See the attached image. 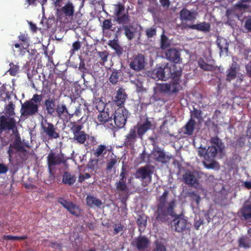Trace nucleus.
I'll return each mask as SVG.
<instances>
[{
  "label": "nucleus",
  "mask_w": 251,
  "mask_h": 251,
  "mask_svg": "<svg viewBox=\"0 0 251 251\" xmlns=\"http://www.w3.org/2000/svg\"><path fill=\"white\" fill-rule=\"evenodd\" d=\"M18 39L20 41L22 42L21 43L23 44L24 45H25L26 47H29V41L27 34H22L18 36Z\"/></svg>",
  "instance_id": "obj_51"
},
{
  "label": "nucleus",
  "mask_w": 251,
  "mask_h": 251,
  "mask_svg": "<svg viewBox=\"0 0 251 251\" xmlns=\"http://www.w3.org/2000/svg\"><path fill=\"white\" fill-rule=\"evenodd\" d=\"M99 160L97 159H90L87 164L88 168L93 171L98 169Z\"/></svg>",
  "instance_id": "obj_49"
},
{
  "label": "nucleus",
  "mask_w": 251,
  "mask_h": 251,
  "mask_svg": "<svg viewBox=\"0 0 251 251\" xmlns=\"http://www.w3.org/2000/svg\"><path fill=\"white\" fill-rule=\"evenodd\" d=\"M16 127V122L13 118H8L5 116H1L0 118V132L1 133L6 130H13Z\"/></svg>",
  "instance_id": "obj_13"
},
{
  "label": "nucleus",
  "mask_w": 251,
  "mask_h": 251,
  "mask_svg": "<svg viewBox=\"0 0 251 251\" xmlns=\"http://www.w3.org/2000/svg\"><path fill=\"white\" fill-rule=\"evenodd\" d=\"M129 115L128 111L125 107L118 108L113 115L114 125L111 124L112 128L124 127Z\"/></svg>",
  "instance_id": "obj_4"
},
{
  "label": "nucleus",
  "mask_w": 251,
  "mask_h": 251,
  "mask_svg": "<svg viewBox=\"0 0 251 251\" xmlns=\"http://www.w3.org/2000/svg\"><path fill=\"white\" fill-rule=\"evenodd\" d=\"M14 46L17 49L16 51L19 54H22L23 51L25 52L24 51V50H27L28 48V47H26L25 45L21 43H16L14 44Z\"/></svg>",
  "instance_id": "obj_54"
},
{
  "label": "nucleus",
  "mask_w": 251,
  "mask_h": 251,
  "mask_svg": "<svg viewBox=\"0 0 251 251\" xmlns=\"http://www.w3.org/2000/svg\"><path fill=\"white\" fill-rule=\"evenodd\" d=\"M114 21L119 24L126 25L129 22L128 13L125 12V6L120 2L114 5Z\"/></svg>",
  "instance_id": "obj_6"
},
{
  "label": "nucleus",
  "mask_w": 251,
  "mask_h": 251,
  "mask_svg": "<svg viewBox=\"0 0 251 251\" xmlns=\"http://www.w3.org/2000/svg\"><path fill=\"white\" fill-rule=\"evenodd\" d=\"M27 238L26 235L22 236H13L11 235H4L3 239L6 240H24Z\"/></svg>",
  "instance_id": "obj_48"
},
{
  "label": "nucleus",
  "mask_w": 251,
  "mask_h": 251,
  "mask_svg": "<svg viewBox=\"0 0 251 251\" xmlns=\"http://www.w3.org/2000/svg\"><path fill=\"white\" fill-rule=\"evenodd\" d=\"M81 47L80 43L79 41L75 42L72 45V48L70 50L71 55H73L76 51L78 50Z\"/></svg>",
  "instance_id": "obj_56"
},
{
  "label": "nucleus",
  "mask_w": 251,
  "mask_h": 251,
  "mask_svg": "<svg viewBox=\"0 0 251 251\" xmlns=\"http://www.w3.org/2000/svg\"><path fill=\"white\" fill-rule=\"evenodd\" d=\"M44 105L47 113L50 115H53L55 110V100L53 99H46L44 101Z\"/></svg>",
  "instance_id": "obj_28"
},
{
  "label": "nucleus",
  "mask_w": 251,
  "mask_h": 251,
  "mask_svg": "<svg viewBox=\"0 0 251 251\" xmlns=\"http://www.w3.org/2000/svg\"><path fill=\"white\" fill-rule=\"evenodd\" d=\"M166 58L167 60L177 64L181 62L180 53L176 49H170L165 52Z\"/></svg>",
  "instance_id": "obj_19"
},
{
  "label": "nucleus",
  "mask_w": 251,
  "mask_h": 251,
  "mask_svg": "<svg viewBox=\"0 0 251 251\" xmlns=\"http://www.w3.org/2000/svg\"><path fill=\"white\" fill-rule=\"evenodd\" d=\"M210 142L211 145L207 149L200 147L198 151L199 156L203 157L205 161H213L218 154L222 153L224 149V145L219 137H212Z\"/></svg>",
  "instance_id": "obj_2"
},
{
  "label": "nucleus",
  "mask_w": 251,
  "mask_h": 251,
  "mask_svg": "<svg viewBox=\"0 0 251 251\" xmlns=\"http://www.w3.org/2000/svg\"><path fill=\"white\" fill-rule=\"evenodd\" d=\"M106 153V147L104 145H100L98 146L94 151V155L97 157H99L102 154Z\"/></svg>",
  "instance_id": "obj_46"
},
{
  "label": "nucleus",
  "mask_w": 251,
  "mask_h": 251,
  "mask_svg": "<svg viewBox=\"0 0 251 251\" xmlns=\"http://www.w3.org/2000/svg\"><path fill=\"white\" fill-rule=\"evenodd\" d=\"M180 83L172 80L169 82V94H177L181 89Z\"/></svg>",
  "instance_id": "obj_36"
},
{
  "label": "nucleus",
  "mask_w": 251,
  "mask_h": 251,
  "mask_svg": "<svg viewBox=\"0 0 251 251\" xmlns=\"http://www.w3.org/2000/svg\"><path fill=\"white\" fill-rule=\"evenodd\" d=\"M245 28L248 32H251V17H249L245 23Z\"/></svg>",
  "instance_id": "obj_64"
},
{
  "label": "nucleus",
  "mask_w": 251,
  "mask_h": 251,
  "mask_svg": "<svg viewBox=\"0 0 251 251\" xmlns=\"http://www.w3.org/2000/svg\"><path fill=\"white\" fill-rule=\"evenodd\" d=\"M43 128L44 132L50 138L56 139L59 137V133L56 131V127L52 123H47Z\"/></svg>",
  "instance_id": "obj_24"
},
{
  "label": "nucleus",
  "mask_w": 251,
  "mask_h": 251,
  "mask_svg": "<svg viewBox=\"0 0 251 251\" xmlns=\"http://www.w3.org/2000/svg\"><path fill=\"white\" fill-rule=\"evenodd\" d=\"M119 71H114L112 73L109 77V81L111 83L115 84L118 82L119 77Z\"/></svg>",
  "instance_id": "obj_50"
},
{
  "label": "nucleus",
  "mask_w": 251,
  "mask_h": 251,
  "mask_svg": "<svg viewBox=\"0 0 251 251\" xmlns=\"http://www.w3.org/2000/svg\"><path fill=\"white\" fill-rule=\"evenodd\" d=\"M239 70L238 64L235 61H233L229 66V68L227 70L226 80L230 82L234 79L237 75V72Z\"/></svg>",
  "instance_id": "obj_21"
},
{
  "label": "nucleus",
  "mask_w": 251,
  "mask_h": 251,
  "mask_svg": "<svg viewBox=\"0 0 251 251\" xmlns=\"http://www.w3.org/2000/svg\"><path fill=\"white\" fill-rule=\"evenodd\" d=\"M250 239L247 237H241L238 240L239 246L245 249L249 248L250 247Z\"/></svg>",
  "instance_id": "obj_41"
},
{
  "label": "nucleus",
  "mask_w": 251,
  "mask_h": 251,
  "mask_svg": "<svg viewBox=\"0 0 251 251\" xmlns=\"http://www.w3.org/2000/svg\"><path fill=\"white\" fill-rule=\"evenodd\" d=\"M14 105L10 102L6 108V111L9 115H12L14 113Z\"/></svg>",
  "instance_id": "obj_62"
},
{
  "label": "nucleus",
  "mask_w": 251,
  "mask_h": 251,
  "mask_svg": "<svg viewBox=\"0 0 251 251\" xmlns=\"http://www.w3.org/2000/svg\"><path fill=\"white\" fill-rule=\"evenodd\" d=\"M10 147H13L17 151H23L26 152L25 149L23 145L21 137L19 135H16L14 142L10 144Z\"/></svg>",
  "instance_id": "obj_35"
},
{
  "label": "nucleus",
  "mask_w": 251,
  "mask_h": 251,
  "mask_svg": "<svg viewBox=\"0 0 251 251\" xmlns=\"http://www.w3.org/2000/svg\"><path fill=\"white\" fill-rule=\"evenodd\" d=\"M114 231L113 234L116 235L118 234L121 231L123 230L124 226L121 225V224H116L113 226Z\"/></svg>",
  "instance_id": "obj_59"
},
{
  "label": "nucleus",
  "mask_w": 251,
  "mask_h": 251,
  "mask_svg": "<svg viewBox=\"0 0 251 251\" xmlns=\"http://www.w3.org/2000/svg\"><path fill=\"white\" fill-rule=\"evenodd\" d=\"M137 223L138 226L139 230L141 232L143 231L147 226V217L144 215L138 216Z\"/></svg>",
  "instance_id": "obj_38"
},
{
  "label": "nucleus",
  "mask_w": 251,
  "mask_h": 251,
  "mask_svg": "<svg viewBox=\"0 0 251 251\" xmlns=\"http://www.w3.org/2000/svg\"><path fill=\"white\" fill-rule=\"evenodd\" d=\"M81 106L82 105L79 104L78 106L76 107L75 110V112L73 114H69V118H71L73 117L74 115L76 116H80L81 115Z\"/></svg>",
  "instance_id": "obj_61"
},
{
  "label": "nucleus",
  "mask_w": 251,
  "mask_h": 251,
  "mask_svg": "<svg viewBox=\"0 0 251 251\" xmlns=\"http://www.w3.org/2000/svg\"><path fill=\"white\" fill-rule=\"evenodd\" d=\"M71 125L70 130L74 135L73 140L77 143L84 144L89 136L84 131L82 130L83 126L76 124L75 122L71 123Z\"/></svg>",
  "instance_id": "obj_5"
},
{
  "label": "nucleus",
  "mask_w": 251,
  "mask_h": 251,
  "mask_svg": "<svg viewBox=\"0 0 251 251\" xmlns=\"http://www.w3.org/2000/svg\"><path fill=\"white\" fill-rule=\"evenodd\" d=\"M86 205L89 207L97 206L100 207L102 204L101 201L96 197L88 195L85 199Z\"/></svg>",
  "instance_id": "obj_31"
},
{
  "label": "nucleus",
  "mask_w": 251,
  "mask_h": 251,
  "mask_svg": "<svg viewBox=\"0 0 251 251\" xmlns=\"http://www.w3.org/2000/svg\"><path fill=\"white\" fill-rule=\"evenodd\" d=\"M61 10L66 16H73L74 14V6L72 3L69 2L64 6Z\"/></svg>",
  "instance_id": "obj_37"
},
{
  "label": "nucleus",
  "mask_w": 251,
  "mask_h": 251,
  "mask_svg": "<svg viewBox=\"0 0 251 251\" xmlns=\"http://www.w3.org/2000/svg\"><path fill=\"white\" fill-rule=\"evenodd\" d=\"M97 120L100 125H104L107 122H111L112 116H110L109 113L104 109L100 111L97 116Z\"/></svg>",
  "instance_id": "obj_30"
},
{
  "label": "nucleus",
  "mask_w": 251,
  "mask_h": 251,
  "mask_svg": "<svg viewBox=\"0 0 251 251\" xmlns=\"http://www.w3.org/2000/svg\"><path fill=\"white\" fill-rule=\"evenodd\" d=\"M117 162V160L115 157L111 158L109 160H108L106 164V170L107 171H111L112 169L114 167V166L116 165Z\"/></svg>",
  "instance_id": "obj_53"
},
{
  "label": "nucleus",
  "mask_w": 251,
  "mask_h": 251,
  "mask_svg": "<svg viewBox=\"0 0 251 251\" xmlns=\"http://www.w3.org/2000/svg\"><path fill=\"white\" fill-rule=\"evenodd\" d=\"M108 45L115 50V53L118 57H120L122 56L124 52V50L123 48L119 44L118 40H109Z\"/></svg>",
  "instance_id": "obj_32"
},
{
  "label": "nucleus",
  "mask_w": 251,
  "mask_h": 251,
  "mask_svg": "<svg viewBox=\"0 0 251 251\" xmlns=\"http://www.w3.org/2000/svg\"><path fill=\"white\" fill-rule=\"evenodd\" d=\"M180 17L182 20L192 21L196 19L195 14L186 8H183L180 12Z\"/></svg>",
  "instance_id": "obj_33"
},
{
  "label": "nucleus",
  "mask_w": 251,
  "mask_h": 251,
  "mask_svg": "<svg viewBox=\"0 0 251 251\" xmlns=\"http://www.w3.org/2000/svg\"><path fill=\"white\" fill-rule=\"evenodd\" d=\"M145 63V55L142 53H138L130 58L129 65L131 69L139 72L144 69Z\"/></svg>",
  "instance_id": "obj_9"
},
{
  "label": "nucleus",
  "mask_w": 251,
  "mask_h": 251,
  "mask_svg": "<svg viewBox=\"0 0 251 251\" xmlns=\"http://www.w3.org/2000/svg\"><path fill=\"white\" fill-rule=\"evenodd\" d=\"M156 88L157 90L160 93L169 94L170 89L168 83H157Z\"/></svg>",
  "instance_id": "obj_43"
},
{
  "label": "nucleus",
  "mask_w": 251,
  "mask_h": 251,
  "mask_svg": "<svg viewBox=\"0 0 251 251\" xmlns=\"http://www.w3.org/2000/svg\"><path fill=\"white\" fill-rule=\"evenodd\" d=\"M149 75L154 79L165 81L170 78L171 68L168 66L156 68L150 71Z\"/></svg>",
  "instance_id": "obj_8"
},
{
  "label": "nucleus",
  "mask_w": 251,
  "mask_h": 251,
  "mask_svg": "<svg viewBox=\"0 0 251 251\" xmlns=\"http://www.w3.org/2000/svg\"><path fill=\"white\" fill-rule=\"evenodd\" d=\"M112 26V24L111 20L106 19L104 20L102 22V29L103 30H108Z\"/></svg>",
  "instance_id": "obj_57"
},
{
  "label": "nucleus",
  "mask_w": 251,
  "mask_h": 251,
  "mask_svg": "<svg viewBox=\"0 0 251 251\" xmlns=\"http://www.w3.org/2000/svg\"><path fill=\"white\" fill-rule=\"evenodd\" d=\"M154 167L151 165H146L137 169L135 173L136 178L143 180L148 179L149 182L151 181L152 175L154 172Z\"/></svg>",
  "instance_id": "obj_10"
},
{
  "label": "nucleus",
  "mask_w": 251,
  "mask_h": 251,
  "mask_svg": "<svg viewBox=\"0 0 251 251\" xmlns=\"http://www.w3.org/2000/svg\"><path fill=\"white\" fill-rule=\"evenodd\" d=\"M207 162H210V163H207L206 162H203V165L207 169H214L216 167L217 162L214 160L213 161H206Z\"/></svg>",
  "instance_id": "obj_60"
},
{
  "label": "nucleus",
  "mask_w": 251,
  "mask_h": 251,
  "mask_svg": "<svg viewBox=\"0 0 251 251\" xmlns=\"http://www.w3.org/2000/svg\"><path fill=\"white\" fill-rule=\"evenodd\" d=\"M127 98V95L125 92V90L122 88H120L117 91L116 96L114 98L113 101H115L116 105L119 107H124L123 105Z\"/></svg>",
  "instance_id": "obj_26"
},
{
  "label": "nucleus",
  "mask_w": 251,
  "mask_h": 251,
  "mask_svg": "<svg viewBox=\"0 0 251 251\" xmlns=\"http://www.w3.org/2000/svg\"><path fill=\"white\" fill-rule=\"evenodd\" d=\"M196 124V123L195 119L190 118L185 125L183 127V129H184L183 133L188 136L193 135L195 130Z\"/></svg>",
  "instance_id": "obj_29"
},
{
  "label": "nucleus",
  "mask_w": 251,
  "mask_h": 251,
  "mask_svg": "<svg viewBox=\"0 0 251 251\" xmlns=\"http://www.w3.org/2000/svg\"><path fill=\"white\" fill-rule=\"evenodd\" d=\"M189 196L199 204L201 200L200 196L197 194L195 192H191L189 193Z\"/></svg>",
  "instance_id": "obj_58"
},
{
  "label": "nucleus",
  "mask_w": 251,
  "mask_h": 251,
  "mask_svg": "<svg viewBox=\"0 0 251 251\" xmlns=\"http://www.w3.org/2000/svg\"><path fill=\"white\" fill-rule=\"evenodd\" d=\"M98 55L100 58L103 64L107 61L108 53L106 51H99L98 52Z\"/></svg>",
  "instance_id": "obj_55"
},
{
  "label": "nucleus",
  "mask_w": 251,
  "mask_h": 251,
  "mask_svg": "<svg viewBox=\"0 0 251 251\" xmlns=\"http://www.w3.org/2000/svg\"><path fill=\"white\" fill-rule=\"evenodd\" d=\"M152 158L156 162L166 164L172 158L171 155L166 154L163 150L159 147L154 148L151 151Z\"/></svg>",
  "instance_id": "obj_11"
},
{
  "label": "nucleus",
  "mask_w": 251,
  "mask_h": 251,
  "mask_svg": "<svg viewBox=\"0 0 251 251\" xmlns=\"http://www.w3.org/2000/svg\"><path fill=\"white\" fill-rule=\"evenodd\" d=\"M153 251H167V249L163 243L159 241H156L154 243Z\"/></svg>",
  "instance_id": "obj_52"
},
{
  "label": "nucleus",
  "mask_w": 251,
  "mask_h": 251,
  "mask_svg": "<svg viewBox=\"0 0 251 251\" xmlns=\"http://www.w3.org/2000/svg\"><path fill=\"white\" fill-rule=\"evenodd\" d=\"M47 162L49 172L50 174H52L55 170V166L62 163H65L66 160L63 156L56 154L52 151H50L47 157Z\"/></svg>",
  "instance_id": "obj_7"
},
{
  "label": "nucleus",
  "mask_w": 251,
  "mask_h": 251,
  "mask_svg": "<svg viewBox=\"0 0 251 251\" xmlns=\"http://www.w3.org/2000/svg\"><path fill=\"white\" fill-rule=\"evenodd\" d=\"M182 75V70L181 69L172 72L171 71L170 77L172 78L173 81L180 83V78Z\"/></svg>",
  "instance_id": "obj_44"
},
{
  "label": "nucleus",
  "mask_w": 251,
  "mask_h": 251,
  "mask_svg": "<svg viewBox=\"0 0 251 251\" xmlns=\"http://www.w3.org/2000/svg\"><path fill=\"white\" fill-rule=\"evenodd\" d=\"M76 180V177L74 175L68 172H64L62 176V182L65 184L71 186Z\"/></svg>",
  "instance_id": "obj_34"
},
{
  "label": "nucleus",
  "mask_w": 251,
  "mask_h": 251,
  "mask_svg": "<svg viewBox=\"0 0 251 251\" xmlns=\"http://www.w3.org/2000/svg\"><path fill=\"white\" fill-rule=\"evenodd\" d=\"M169 192L165 190L157 199L156 210L154 212L155 219L159 223H165L169 219V216H176L174 209L176 207L175 200L167 202Z\"/></svg>",
  "instance_id": "obj_1"
},
{
  "label": "nucleus",
  "mask_w": 251,
  "mask_h": 251,
  "mask_svg": "<svg viewBox=\"0 0 251 251\" xmlns=\"http://www.w3.org/2000/svg\"><path fill=\"white\" fill-rule=\"evenodd\" d=\"M187 27L192 29H195L204 32H209L210 30V25L209 23L205 22L197 24L188 25Z\"/></svg>",
  "instance_id": "obj_27"
},
{
  "label": "nucleus",
  "mask_w": 251,
  "mask_h": 251,
  "mask_svg": "<svg viewBox=\"0 0 251 251\" xmlns=\"http://www.w3.org/2000/svg\"><path fill=\"white\" fill-rule=\"evenodd\" d=\"M43 100L42 95L34 94L32 98L22 104L21 114L24 116H32L38 113L39 108Z\"/></svg>",
  "instance_id": "obj_3"
},
{
  "label": "nucleus",
  "mask_w": 251,
  "mask_h": 251,
  "mask_svg": "<svg viewBox=\"0 0 251 251\" xmlns=\"http://www.w3.org/2000/svg\"><path fill=\"white\" fill-rule=\"evenodd\" d=\"M187 220L180 216H177L171 222V226L177 232H181L186 228Z\"/></svg>",
  "instance_id": "obj_16"
},
{
  "label": "nucleus",
  "mask_w": 251,
  "mask_h": 251,
  "mask_svg": "<svg viewBox=\"0 0 251 251\" xmlns=\"http://www.w3.org/2000/svg\"><path fill=\"white\" fill-rule=\"evenodd\" d=\"M203 223L204 221L203 219L199 218L198 220L195 219L194 222L195 228L197 230H199L201 226L203 225Z\"/></svg>",
  "instance_id": "obj_63"
},
{
  "label": "nucleus",
  "mask_w": 251,
  "mask_h": 251,
  "mask_svg": "<svg viewBox=\"0 0 251 251\" xmlns=\"http://www.w3.org/2000/svg\"><path fill=\"white\" fill-rule=\"evenodd\" d=\"M55 113L60 119H65L69 116L70 113L65 104L59 103L56 106Z\"/></svg>",
  "instance_id": "obj_25"
},
{
  "label": "nucleus",
  "mask_w": 251,
  "mask_h": 251,
  "mask_svg": "<svg viewBox=\"0 0 251 251\" xmlns=\"http://www.w3.org/2000/svg\"><path fill=\"white\" fill-rule=\"evenodd\" d=\"M171 44L169 38L163 33L161 36L160 48L162 50H165L170 47Z\"/></svg>",
  "instance_id": "obj_42"
},
{
  "label": "nucleus",
  "mask_w": 251,
  "mask_h": 251,
  "mask_svg": "<svg viewBox=\"0 0 251 251\" xmlns=\"http://www.w3.org/2000/svg\"><path fill=\"white\" fill-rule=\"evenodd\" d=\"M198 64L201 69L205 71H211L214 69L213 65L207 64L202 58L199 60Z\"/></svg>",
  "instance_id": "obj_39"
},
{
  "label": "nucleus",
  "mask_w": 251,
  "mask_h": 251,
  "mask_svg": "<svg viewBox=\"0 0 251 251\" xmlns=\"http://www.w3.org/2000/svg\"><path fill=\"white\" fill-rule=\"evenodd\" d=\"M157 30L155 25L146 29L145 33L148 38H151L156 35Z\"/></svg>",
  "instance_id": "obj_45"
},
{
  "label": "nucleus",
  "mask_w": 251,
  "mask_h": 251,
  "mask_svg": "<svg viewBox=\"0 0 251 251\" xmlns=\"http://www.w3.org/2000/svg\"><path fill=\"white\" fill-rule=\"evenodd\" d=\"M138 137L136 127L131 128L128 133L125 136L124 145L126 147L133 148Z\"/></svg>",
  "instance_id": "obj_14"
},
{
  "label": "nucleus",
  "mask_w": 251,
  "mask_h": 251,
  "mask_svg": "<svg viewBox=\"0 0 251 251\" xmlns=\"http://www.w3.org/2000/svg\"><path fill=\"white\" fill-rule=\"evenodd\" d=\"M58 202L66 209L70 213L78 217L81 214V209L79 206L72 201H68L63 198H59Z\"/></svg>",
  "instance_id": "obj_12"
},
{
  "label": "nucleus",
  "mask_w": 251,
  "mask_h": 251,
  "mask_svg": "<svg viewBox=\"0 0 251 251\" xmlns=\"http://www.w3.org/2000/svg\"><path fill=\"white\" fill-rule=\"evenodd\" d=\"M122 25V28L124 30V34L126 38L130 41L133 39L137 32V28L132 24Z\"/></svg>",
  "instance_id": "obj_20"
},
{
  "label": "nucleus",
  "mask_w": 251,
  "mask_h": 251,
  "mask_svg": "<svg viewBox=\"0 0 251 251\" xmlns=\"http://www.w3.org/2000/svg\"><path fill=\"white\" fill-rule=\"evenodd\" d=\"M150 243V240L145 236H139L135 239L134 246L139 251L147 249Z\"/></svg>",
  "instance_id": "obj_22"
},
{
  "label": "nucleus",
  "mask_w": 251,
  "mask_h": 251,
  "mask_svg": "<svg viewBox=\"0 0 251 251\" xmlns=\"http://www.w3.org/2000/svg\"><path fill=\"white\" fill-rule=\"evenodd\" d=\"M216 43L220 50V56H222V55L227 56L229 46V43L227 40L224 38H218Z\"/></svg>",
  "instance_id": "obj_23"
},
{
  "label": "nucleus",
  "mask_w": 251,
  "mask_h": 251,
  "mask_svg": "<svg viewBox=\"0 0 251 251\" xmlns=\"http://www.w3.org/2000/svg\"><path fill=\"white\" fill-rule=\"evenodd\" d=\"M190 118L196 119L200 122L202 120V111L200 109L194 108L193 110L190 111Z\"/></svg>",
  "instance_id": "obj_40"
},
{
  "label": "nucleus",
  "mask_w": 251,
  "mask_h": 251,
  "mask_svg": "<svg viewBox=\"0 0 251 251\" xmlns=\"http://www.w3.org/2000/svg\"><path fill=\"white\" fill-rule=\"evenodd\" d=\"M182 177L184 182L186 184L195 188H197L199 187L200 183L199 180L193 172L191 171H187L183 175Z\"/></svg>",
  "instance_id": "obj_17"
},
{
  "label": "nucleus",
  "mask_w": 251,
  "mask_h": 251,
  "mask_svg": "<svg viewBox=\"0 0 251 251\" xmlns=\"http://www.w3.org/2000/svg\"><path fill=\"white\" fill-rule=\"evenodd\" d=\"M237 214L242 221L251 223V203H245Z\"/></svg>",
  "instance_id": "obj_15"
},
{
  "label": "nucleus",
  "mask_w": 251,
  "mask_h": 251,
  "mask_svg": "<svg viewBox=\"0 0 251 251\" xmlns=\"http://www.w3.org/2000/svg\"><path fill=\"white\" fill-rule=\"evenodd\" d=\"M116 187L118 191L127 192L128 190L126 181H120L116 183Z\"/></svg>",
  "instance_id": "obj_47"
},
{
  "label": "nucleus",
  "mask_w": 251,
  "mask_h": 251,
  "mask_svg": "<svg viewBox=\"0 0 251 251\" xmlns=\"http://www.w3.org/2000/svg\"><path fill=\"white\" fill-rule=\"evenodd\" d=\"M152 124L150 121L149 118H146L144 123L138 125L136 127V132L138 137L143 139L144 134L150 129L151 128Z\"/></svg>",
  "instance_id": "obj_18"
}]
</instances>
